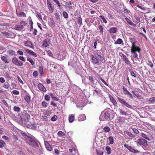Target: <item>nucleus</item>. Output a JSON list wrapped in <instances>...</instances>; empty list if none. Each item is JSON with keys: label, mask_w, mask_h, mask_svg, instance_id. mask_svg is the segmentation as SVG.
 <instances>
[{"label": "nucleus", "mask_w": 155, "mask_h": 155, "mask_svg": "<svg viewBox=\"0 0 155 155\" xmlns=\"http://www.w3.org/2000/svg\"><path fill=\"white\" fill-rule=\"evenodd\" d=\"M27 60L29 61L32 65H33L35 64V59L33 60L30 58H27Z\"/></svg>", "instance_id": "23"}, {"label": "nucleus", "mask_w": 155, "mask_h": 155, "mask_svg": "<svg viewBox=\"0 0 155 155\" xmlns=\"http://www.w3.org/2000/svg\"><path fill=\"white\" fill-rule=\"evenodd\" d=\"M25 50L26 51H27L29 54H31L33 56H34L35 57H37V54L36 53H35V52L33 51H32L27 49L26 48H25Z\"/></svg>", "instance_id": "14"}, {"label": "nucleus", "mask_w": 155, "mask_h": 155, "mask_svg": "<svg viewBox=\"0 0 155 155\" xmlns=\"http://www.w3.org/2000/svg\"><path fill=\"white\" fill-rule=\"evenodd\" d=\"M30 119H23V123L28 128L35 129L36 128V125L33 123H31V121H30Z\"/></svg>", "instance_id": "3"}, {"label": "nucleus", "mask_w": 155, "mask_h": 155, "mask_svg": "<svg viewBox=\"0 0 155 155\" xmlns=\"http://www.w3.org/2000/svg\"><path fill=\"white\" fill-rule=\"evenodd\" d=\"M142 137L148 140H150L152 139V136L150 134L147 133V134L142 133L141 134Z\"/></svg>", "instance_id": "10"}, {"label": "nucleus", "mask_w": 155, "mask_h": 155, "mask_svg": "<svg viewBox=\"0 0 155 155\" xmlns=\"http://www.w3.org/2000/svg\"><path fill=\"white\" fill-rule=\"evenodd\" d=\"M117 98L118 101L121 104H123L125 106L129 108H132V106L129 104L127 103L124 100L119 97H118Z\"/></svg>", "instance_id": "7"}, {"label": "nucleus", "mask_w": 155, "mask_h": 155, "mask_svg": "<svg viewBox=\"0 0 155 155\" xmlns=\"http://www.w3.org/2000/svg\"><path fill=\"white\" fill-rule=\"evenodd\" d=\"M97 27L100 30V32L101 34H103V28L102 25H99Z\"/></svg>", "instance_id": "25"}, {"label": "nucleus", "mask_w": 155, "mask_h": 155, "mask_svg": "<svg viewBox=\"0 0 155 155\" xmlns=\"http://www.w3.org/2000/svg\"><path fill=\"white\" fill-rule=\"evenodd\" d=\"M41 105L43 107H46L48 106V103L46 102L43 101L42 102Z\"/></svg>", "instance_id": "41"}, {"label": "nucleus", "mask_w": 155, "mask_h": 155, "mask_svg": "<svg viewBox=\"0 0 155 155\" xmlns=\"http://www.w3.org/2000/svg\"><path fill=\"white\" fill-rule=\"evenodd\" d=\"M88 79L91 83L94 84V79L93 77L91 76H89L88 77Z\"/></svg>", "instance_id": "31"}, {"label": "nucleus", "mask_w": 155, "mask_h": 155, "mask_svg": "<svg viewBox=\"0 0 155 155\" xmlns=\"http://www.w3.org/2000/svg\"><path fill=\"white\" fill-rule=\"evenodd\" d=\"M7 53L8 54H9L12 55L14 54V53H15V52L12 50H10L8 51H7Z\"/></svg>", "instance_id": "56"}, {"label": "nucleus", "mask_w": 155, "mask_h": 155, "mask_svg": "<svg viewBox=\"0 0 155 155\" xmlns=\"http://www.w3.org/2000/svg\"><path fill=\"white\" fill-rule=\"evenodd\" d=\"M136 142L137 143V144H139L141 146L146 147L148 145L147 141L142 138H140Z\"/></svg>", "instance_id": "6"}, {"label": "nucleus", "mask_w": 155, "mask_h": 155, "mask_svg": "<svg viewBox=\"0 0 155 155\" xmlns=\"http://www.w3.org/2000/svg\"><path fill=\"white\" fill-rule=\"evenodd\" d=\"M3 87H5V88H6L7 89H8L9 88V84L8 83L6 84L5 83L4 84Z\"/></svg>", "instance_id": "44"}, {"label": "nucleus", "mask_w": 155, "mask_h": 155, "mask_svg": "<svg viewBox=\"0 0 155 155\" xmlns=\"http://www.w3.org/2000/svg\"><path fill=\"white\" fill-rule=\"evenodd\" d=\"M130 74L131 76H132V77H135V78L136 77V74H135V73L134 72L132 71L131 70H130Z\"/></svg>", "instance_id": "53"}, {"label": "nucleus", "mask_w": 155, "mask_h": 155, "mask_svg": "<svg viewBox=\"0 0 155 155\" xmlns=\"http://www.w3.org/2000/svg\"><path fill=\"white\" fill-rule=\"evenodd\" d=\"M38 74V73L37 71H34L33 74V76L35 78H36Z\"/></svg>", "instance_id": "46"}, {"label": "nucleus", "mask_w": 155, "mask_h": 155, "mask_svg": "<svg viewBox=\"0 0 155 155\" xmlns=\"http://www.w3.org/2000/svg\"><path fill=\"white\" fill-rule=\"evenodd\" d=\"M124 146L127 148L130 151L135 153H138L139 151L134 149V147H132L131 146H130L128 144H125Z\"/></svg>", "instance_id": "9"}, {"label": "nucleus", "mask_w": 155, "mask_h": 155, "mask_svg": "<svg viewBox=\"0 0 155 155\" xmlns=\"http://www.w3.org/2000/svg\"><path fill=\"white\" fill-rule=\"evenodd\" d=\"M105 150L107 152V154H110L111 153V149L110 147L108 146H107L106 147Z\"/></svg>", "instance_id": "26"}, {"label": "nucleus", "mask_w": 155, "mask_h": 155, "mask_svg": "<svg viewBox=\"0 0 155 155\" xmlns=\"http://www.w3.org/2000/svg\"><path fill=\"white\" fill-rule=\"evenodd\" d=\"M126 20V21L130 25H134V24L129 18H128L126 17L125 18Z\"/></svg>", "instance_id": "27"}, {"label": "nucleus", "mask_w": 155, "mask_h": 155, "mask_svg": "<svg viewBox=\"0 0 155 155\" xmlns=\"http://www.w3.org/2000/svg\"><path fill=\"white\" fill-rule=\"evenodd\" d=\"M117 30V28L114 27H112L110 28L109 30V32L110 33H115Z\"/></svg>", "instance_id": "17"}, {"label": "nucleus", "mask_w": 155, "mask_h": 155, "mask_svg": "<svg viewBox=\"0 0 155 155\" xmlns=\"http://www.w3.org/2000/svg\"><path fill=\"white\" fill-rule=\"evenodd\" d=\"M58 136H65V134L64 132H62V131H59L58 133Z\"/></svg>", "instance_id": "42"}, {"label": "nucleus", "mask_w": 155, "mask_h": 155, "mask_svg": "<svg viewBox=\"0 0 155 155\" xmlns=\"http://www.w3.org/2000/svg\"><path fill=\"white\" fill-rule=\"evenodd\" d=\"M124 62L125 63L127 64H130V62L128 58L125 61H124Z\"/></svg>", "instance_id": "62"}, {"label": "nucleus", "mask_w": 155, "mask_h": 155, "mask_svg": "<svg viewBox=\"0 0 155 155\" xmlns=\"http://www.w3.org/2000/svg\"><path fill=\"white\" fill-rule=\"evenodd\" d=\"M22 26L18 25H16L14 28V29L18 31H20L22 29Z\"/></svg>", "instance_id": "22"}, {"label": "nucleus", "mask_w": 155, "mask_h": 155, "mask_svg": "<svg viewBox=\"0 0 155 155\" xmlns=\"http://www.w3.org/2000/svg\"><path fill=\"white\" fill-rule=\"evenodd\" d=\"M123 90L124 92V94L127 95L129 92L125 87L123 86Z\"/></svg>", "instance_id": "37"}, {"label": "nucleus", "mask_w": 155, "mask_h": 155, "mask_svg": "<svg viewBox=\"0 0 155 155\" xmlns=\"http://www.w3.org/2000/svg\"><path fill=\"white\" fill-rule=\"evenodd\" d=\"M63 15L64 17L65 18H68V15L66 12L65 11L63 12Z\"/></svg>", "instance_id": "43"}, {"label": "nucleus", "mask_w": 155, "mask_h": 155, "mask_svg": "<svg viewBox=\"0 0 155 155\" xmlns=\"http://www.w3.org/2000/svg\"><path fill=\"white\" fill-rule=\"evenodd\" d=\"M2 102L4 103V104L6 106V107H8V105L6 102V101H5V100H3L2 101Z\"/></svg>", "instance_id": "58"}, {"label": "nucleus", "mask_w": 155, "mask_h": 155, "mask_svg": "<svg viewBox=\"0 0 155 155\" xmlns=\"http://www.w3.org/2000/svg\"><path fill=\"white\" fill-rule=\"evenodd\" d=\"M109 140L110 144H112L114 143V139L112 137L110 136L109 137Z\"/></svg>", "instance_id": "36"}, {"label": "nucleus", "mask_w": 155, "mask_h": 155, "mask_svg": "<svg viewBox=\"0 0 155 155\" xmlns=\"http://www.w3.org/2000/svg\"><path fill=\"white\" fill-rule=\"evenodd\" d=\"M43 68L42 66H39V73H43Z\"/></svg>", "instance_id": "45"}, {"label": "nucleus", "mask_w": 155, "mask_h": 155, "mask_svg": "<svg viewBox=\"0 0 155 155\" xmlns=\"http://www.w3.org/2000/svg\"><path fill=\"white\" fill-rule=\"evenodd\" d=\"M44 143L45 147L48 150L51 151L52 150V147L47 141H45Z\"/></svg>", "instance_id": "11"}, {"label": "nucleus", "mask_w": 155, "mask_h": 155, "mask_svg": "<svg viewBox=\"0 0 155 155\" xmlns=\"http://www.w3.org/2000/svg\"><path fill=\"white\" fill-rule=\"evenodd\" d=\"M149 101L151 104L155 103V97H152L149 99Z\"/></svg>", "instance_id": "34"}, {"label": "nucleus", "mask_w": 155, "mask_h": 155, "mask_svg": "<svg viewBox=\"0 0 155 155\" xmlns=\"http://www.w3.org/2000/svg\"><path fill=\"white\" fill-rule=\"evenodd\" d=\"M86 119V116L85 114H82L79 116L78 118V120L79 121H82Z\"/></svg>", "instance_id": "18"}, {"label": "nucleus", "mask_w": 155, "mask_h": 155, "mask_svg": "<svg viewBox=\"0 0 155 155\" xmlns=\"http://www.w3.org/2000/svg\"><path fill=\"white\" fill-rule=\"evenodd\" d=\"M122 43L124 44L122 40L120 38H118L114 42V44H121Z\"/></svg>", "instance_id": "21"}, {"label": "nucleus", "mask_w": 155, "mask_h": 155, "mask_svg": "<svg viewBox=\"0 0 155 155\" xmlns=\"http://www.w3.org/2000/svg\"><path fill=\"white\" fill-rule=\"evenodd\" d=\"M66 5H67L68 8H71V5H72L71 2L70 1L67 2L66 3Z\"/></svg>", "instance_id": "35"}, {"label": "nucleus", "mask_w": 155, "mask_h": 155, "mask_svg": "<svg viewBox=\"0 0 155 155\" xmlns=\"http://www.w3.org/2000/svg\"><path fill=\"white\" fill-rule=\"evenodd\" d=\"M133 130L136 134H137L139 133V131L136 128L133 129Z\"/></svg>", "instance_id": "57"}, {"label": "nucleus", "mask_w": 155, "mask_h": 155, "mask_svg": "<svg viewBox=\"0 0 155 155\" xmlns=\"http://www.w3.org/2000/svg\"><path fill=\"white\" fill-rule=\"evenodd\" d=\"M12 93L16 95H18L19 94V92L16 90H14L12 91Z\"/></svg>", "instance_id": "52"}, {"label": "nucleus", "mask_w": 155, "mask_h": 155, "mask_svg": "<svg viewBox=\"0 0 155 155\" xmlns=\"http://www.w3.org/2000/svg\"><path fill=\"white\" fill-rule=\"evenodd\" d=\"M30 119V116L27 113H25L23 119Z\"/></svg>", "instance_id": "24"}, {"label": "nucleus", "mask_w": 155, "mask_h": 155, "mask_svg": "<svg viewBox=\"0 0 155 155\" xmlns=\"http://www.w3.org/2000/svg\"><path fill=\"white\" fill-rule=\"evenodd\" d=\"M12 62L17 66H21L23 65V62L19 61L16 57L12 59Z\"/></svg>", "instance_id": "8"}, {"label": "nucleus", "mask_w": 155, "mask_h": 155, "mask_svg": "<svg viewBox=\"0 0 155 155\" xmlns=\"http://www.w3.org/2000/svg\"><path fill=\"white\" fill-rule=\"evenodd\" d=\"M99 17L101 18L103 20V22L105 24L107 23V21L104 17L102 15H100L99 16Z\"/></svg>", "instance_id": "40"}, {"label": "nucleus", "mask_w": 155, "mask_h": 155, "mask_svg": "<svg viewBox=\"0 0 155 155\" xmlns=\"http://www.w3.org/2000/svg\"><path fill=\"white\" fill-rule=\"evenodd\" d=\"M119 111L121 114L122 115H127L128 114L126 112L124 111L123 110H122L121 109L119 108Z\"/></svg>", "instance_id": "30"}, {"label": "nucleus", "mask_w": 155, "mask_h": 155, "mask_svg": "<svg viewBox=\"0 0 155 155\" xmlns=\"http://www.w3.org/2000/svg\"><path fill=\"white\" fill-rule=\"evenodd\" d=\"M78 23L80 24L81 25H82V19L81 18H80L78 19Z\"/></svg>", "instance_id": "59"}, {"label": "nucleus", "mask_w": 155, "mask_h": 155, "mask_svg": "<svg viewBox=\"0 0 155 155\" xmlns=\"http://www.w3.org/2000/svg\"><path fill=\"white\" fill-rule=\"evenodd\" d=\"M5 143L4 141L2 140H0V147L2 148L5 145Z\"/></svg>", "instance_id": "39"}, {"label": "nucleus", "mask_w": 155, "mask_h": 155, "mask_svg": "<svg viewBox=\"0 0 155 155\" xmlns=\"http://www.w3.org/2000/svg\"><path fill=\"white\" fill-rule=\"evenodd\" d=\"M110 116V114L107 111H104L102 112L100 116V120H101L104 121L108 119Z\"/></svg>", "instance_id": "4"}, {"label": "nucleus", "mask_w": 155, "mask_h": 155, "mask_svg": "<svg viewBox=\"0 0 155 155\" xmlns=\"http://www.w3.org/2000/svg\"><path fill=\"white\" fill-rule=\"evenodd\" d=\"M57 116H54L51 118V120L52 121H54L56 120Z\"/></svg>", "instance_id": "61"}, {"label": "nucleus", "mask_w": 155, "mask_h": 155, "mask_svg": "<svg viewBox=\"0 0 155 155\" xmlns=\"http://www.w3.org/2000/svg\"><path fill=\"white\" fill-rule=\"evenodd\" d=\"M74 115H71L70 116L68 119L69 121L71 123L74 120Z\"/></svg>", "instance_id": "29"}, {"label": "nucleus", "mask_w": 155, "mask_h": 155, "mask_svg": "<svg viewBox=\"0 0 155 155\" xmlns=\"http://www.w3.org/2000/svg\"><path fill=\"white\" fill-rule=\"evenodd\" d=\"M5 76L6 78H10V75L9 73L8 72H6L5 73Z\"/></svg>", "instance_id": "63"}, {"label": "nucleus", "mask_w": 155, "mask_h": 155, "mask_svg": "<svg viewBox=\"0 0 155 155\" xmlns=\"http://www.w3.org/2000/svg\"><path fill=\"white\" fill-rule=\"evenodd\" d=\"M36 16L38 17L41 21H42V16L40 13L37 12L36 14Z\"/></svg>", "instance_id": "48"}, {"label": "nucleus", "mask_w": 155, "mask_h": 155, "mask_svg": "<svg viewBox=\"0 0 155 155\" xmlns=\"http://www.w3.org/2000/svg\"><path fill=\"white\" fill-rule=\"evenodd\" d=\"M54 151L56 154L57 155L59 154L60 153V151L57 149H54Z\"/></svg>", "instance_id": "64"}, {"label": "nucleus", "mask_w": 155, "mask_h": 155, "mask_svg": "<svg viewBox=\"0 0 155 155\" xmlns=\"http://www.w3.org/2000/svg\"><path fill=\"white\" fill-rule=\"evenodd\" d=\"M104 130L106 132H109L110 130V128L107 126H106L103 128Z\"/></svg>", "instance_id": "32"}, {"label": "nucleus", "mask_w": 155, "mask_h": 155, "mask_svg": "<svg viewBox=\"0 0 155 155\" xmlns=\"http://www.w3.org/2000/svg\"><path fill=\"white\" fill-rule=\"evenodd\" d=\"M127 134L128 136H129L130 137H135V136H134V134H133L131 133L128 132L127 133Z\"/></svg>", "instance_id": "55"}, {"label": "nucleus", "mask_w": 155, "mask_h": 155, "mask_svg": "<svg viewBox=\"0 0 155 155\" xmlns=\"http://www.w3.org/2000/svg\"><path fill=\"white\" fill-rule=\"evenodd\" d=\"M5 81V79L2 77L0 78V82L3 83Z\"/></svg>", "instance_id": "60"}, {"label": "nucleus", "mask_w": 155, "mask_h": 155, "mask_svg": "<svg viewBox=\"0 0 155 155\" xmlns=\"http://www.w3.org/2000/svg\"><path fill=\"white\" fill-rule=\"evenodd\" d=\"M99 93V91L97 90H94V91L93 94L95 95H98Z\"/></svg>", "instance_id": "51"}, {"label": "nucleus", "mask_w": 155, "mask_h": 155, "mask_svg": "<svg viewBox=\"0 0 155 155\" xmlns=\"http://www.w3.org/2000/svg\"><path fill=\"white\" fill-rule=\"evenodd\" d=\"M13 110L15 111L16 112H19L20 110V108L19 107L16 106L14 107Z\"/></svg>", "instance_id": "38"}, {"label": "nucleus", "mask_w": 155, "mask_h": 155, "mask_svg": "<svg viewBox=\"0 0 155 155\" xmlns=\"http://www.w3.org/2000/svg\"><path fill=\"white\" fill-rule=\"evenodd\" d=\"M38 89L41 91L44 92H45L46 91V88L41 84L39 83L38 84Z\"/></svg>", "instance_id": "12"}, {"label": "nucleus", "mask_w": 155, "mask_h": 155, "mask_svg": "<svg viewBox=\"0 0 155 155\" xmlns=\"http://www.w3.org/2000/svg\"><path fill=\"white\" fill-rule=\"evenodd\" d=\"M45 98V100L49 101L50 99V97L48 95H46Z\"/></svg>", "instance_id": "54"}, {"label": "nucleus", "mask_w": 155, "mask_h": 155, "mask_svg": "<svg viewBox=\"0 0 155 155\" xmlns=\"http://www.w3.org/2000/svg\"><path fill=\"white\" fill-rule=\"evenodd\" d=\"M49 43L48 41L45 40L43 41V46L44 47H47L49 46Z\"/></svg>", "instance_id": "20"}, {"label": "nucleus", "mask_w": 155, "mask_h": 155, "mask_svg": "<svg viewBox=\"0 0 155 155\" xmlns=\"http://www.w3.org/2000/svg\"><path fill=\"white\" fill-rule=\"evenodd\" d=\"M26 141L30 145L34 147H36L38 146L37 143L30 137H28L26 139Z\"/></svg>", "instance_id": "5"}, {"label": "nucleus", "mask_w": 155, "mask_h": 155, "mask_svg": "<svg viewBox=\"0 0 155 155\" xmlns=\"http://www.w3.org/2000/svg\"><path fill=\"white\" fill-rule=\"evenodd\" d=\"M3 35L5 36L6 37H8L9 36V33L7 32H3Z\"/></svg>", "instance_id": "47"}, {"label": "nucleus", "mask_w": 155, "mask_h": 155, "mask_svg": "<svg viewBox=\"0 0 155 155\" xmlns=\"http://www.w3.org/2000/svg\"><path fill=\"white\" fill-rule=\"evenodd\" d=\"M47 4L49 12L51 13L53 12L54 10V8L52 6L51 4L48 0Z\"/></svg>", "instance_id": "13"}, {"label": "nucleus", "mask_w": 155, "mask_h": 155, "mask_svg": "<svg viewBox=\"0 0 155 155\" xmlns=\"http://www.w3.org/2000/svg\"><path fill=\"white\" fill-rule=\"evenodd\" d=\"M110 101L115 106H117V103L115 99L112 96H110Z\"/></svg>", "instance_id": "16"}, {"label": "nucleus", "mask_w": 155, "mask_h": 155, "mask_svg": "<svg viewBox=\"0 0 155 155\" xmlns=\"http://www.w3.org/2000/svg\"><path fill=\"white\" fill-rule=\"evenodd\" d=\"M24 98L26 101L29 104L30 102V97L29 96L26 95L25 96Z\"/></svg>", "instance_id": "28"}, {"label": "nucleus", "mask_w": 155, "mask_h": 155, "mask_svg": "<svg viewBox=\"0 0 155 155\" xmlns=\"http://www.w3.org/2000/svg\"><path fill=\"white\" fill-rule=\"evenodd\" d=\"M25 45L26 46L28 47L31 48H34V46L32 45L31 42L30 41H27L25 42Z\"/></svg>", "instance_id": "15"}, {"label": "nucleus", "mask_w": 155, "mask_h": 155, "mask_svg": "<svg viewBox=\"0 0 155 155\" xmlns=\"http://www.w3.org/2000/svg\"><path fill=\"white\" fill-rule=\"evenodd\" d=\"M131 42L132 43V47L131 48V54L135 60L136 61L138 60L139 61L140 60L138 57V53L140 54L141 49L139 47L135 45L136 41H131Z\"/></svg>", "instance_id": "1"}, {"label": "nucleus", "mask_w": 155, "mask_h": 155, "mask_svg": "<svg viewBox=\"0 0 155 155\" xmlns=\"http://www.w3.org/2000/svg\"><path fill=\"white\" fill-rule=\"evenodd\" d=\"M1 59L5 63H8L9 62L8 60L5 56H2Z\"/></svg>", "instance_id": "19"}, {"label": "nucleus", "mask_w": 155, "mask_h": 155, "mask_svg": "<svg viewBox=\"0 0 155 155\" xmlns=\"http://www.w3.org/2000/svg\"><path fill=\"white\" fill-rule=\"evenodd\" d=\"M92 61L94 64H99L103 60V57L98 54V52L95 53L94 55H91V56Z\"/></svg>", "instance_id": "2"}, {"label": "nucleus", "mask_w": 155, "mask_h": 155, "mask_svg": "<svg viewBox=\"0 0 155 155\" xmlns=\"http://www.w3.org/2000/svg\"><path fill=\"white\" fill-rule=\"evenodd\" d=\"M19 16H23L24 17H26V15L24 12H21L19 14Z\"/></svg>", "instance_id": "50"}, {"label": "nucleus", "mask_w": 155, "mask_h": 155, "mask_svg": "<svg viewBox=\"0 0 155 155\" xmlns=\"http://www.w3.org/2000/svg\"><path fill=\"white\" fill-rule=\"evenodd\" d=\"M47 53L50 56H52V54L51 52V51L49 50H47L46 51Z\"/></svg>", "instance_id": "49"}, {"label": "nucleus", "mask_w": 155, "mask_h": 155, "mask_svg": "<svg viewBox=\"0 0 155 155\" xmlns=\"http://www.w3.org/2000/svg\"><path fill=\"white\" fill-rule=\"evenodd\" d=\"M21 26H22V27L23 28V27L25 26L27 24V23L26 22V21H21L20 22Z\"/></svg>", "instance_id": "33"}]
</instances>
